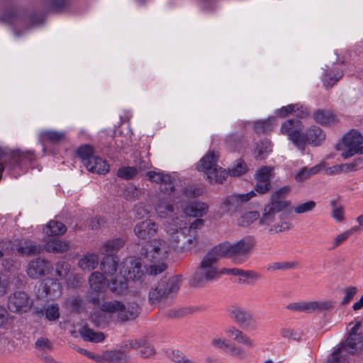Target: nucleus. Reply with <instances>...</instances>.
<instances>
[{
	"label": "nucleus",
	"mask_w": 363,
	"mask_h": 363,
	"mask_svg": "<svg viewBox=\"0 0 363 363\" xmlns=\"http://www.w3.org/2000/svg\"><path fill=\"white\" fill-rule=\"evenodd\" d=\"M186 220H181L177 223L174 219H169L165 224V230L169 236L168 242L162 239H154L150 241L141 249V255L147 260L152 263L149 268L142 266L144 272L146 271V276L150 278V275H156L163 272L167 265L164 263L169 254L178 245L180 240L185 237Z\"/></svg>",
	"instance_id": "obj_1"
},
{
	"label": "nucleus",
	"mask_w": 363,
	"mask_h": 363,
	"mask_svg": "<svg viewBox=\"0 0 363 363\" xmlns=\"http://www.w3.org/2000/svg\"><path fill=\"white\" fill-rule=\"evenodd\" d=\"M293 207L291 201L269 203L262 212L259 224L272 233H279L291 229L292 224L285 219L284 211L290 213Z\"/></svg>",
	"instance_id": "obj_2"
},
{
	"label": "nucleus",
	"mask_w": 363,
	"mask_h": 363,
	"mask_svg": "<svg viewBox=\"0 0 363 363\" xmlns=\"http://www.w3.org/2000/svg\"><path fill=\"white\" fill-rule=\"evenodd\" d=\"M303 125L299 121L288 120L281 127V133L287 135L289 139L296 146L301 147L306 143L313 146L322 144L325 140V134L323 130L312 125L306 132H303Z\"/></svg>",
	"instance_id": "obj_3"
},
{
	"label": "nucleus",
	"mask_w": 363,
	"mask_h": 363,
	"mask_svg": "<svg viewBox=\"0 0 363 363\" xmlns=\"http://www.w3.org/2000/svg\"><path fill=\"white\" fill-rule=\"evenodd\" d=\"M220 259L222 257L214 247L203 257L199 266L191 276L189 284L194 287H202L207 282L215 281L223 274H227L223 271L228 270V268L218 269L216 266Z\"/></svg>",
	"instance_id": "obj_4"
},
{
	"label": "nucleus",
	"mask_w": 363,
	"mask_h": 363,
	"mask_svg": "<svg viewBox=\"0 0 363 363\" xmlns=\"http://www.w3.org/2000/svg\"><path fill=\"white\" fill-rule=\"evenodd\" d=\"M122 269L120 268L119 273L117 271L113 274L115 277L111 279L110 289L112 292L121 294L128 288L126 281L128 279L136 280L143 277L145 279H149L144 273V270L139 260L134 257L126 259L123 263ZM112 276V274H111Z\"/></svg>",
	"instance_id": "obj_5"
},
{
	"label": "nucleus",
	"mask_w": 363,
	"mask_h": 363,
	"mask_svg": "<svg viewBox=\"0 0 363 363\" xmlns=\"http://www.w3.org/2000/svg\"><path fill=\"white\" fill-rule=\"evenodd\" d=\"M254 245L255 240L252 237H245L234 243L224 242L215 247L222 258L228 257L234 263L241 264L245 262Z\"/></svg>",
	"instance_id": "obj_6"
},
{
	"label": "nucleus",
	"mask_w": 363,
	"mask_h": 363,
	"mask_svg": "<svg viewBox=\"0 0 363 363\" xmlns=\"http://www.w3.org/2000/svg\"><path fill=\"white\" fill-rule=\"evenodd\" d=\"M125 245L123 238H114L106 241L99 250L106 255L101 262V269L105 274H113L118 269V258L115 255Z\"/></svg>",
	"instance_id": "obj_7"
},
{
	"label": "nucleus",
	"mask_w": 363,
	"mask_h": 363,
	"mask_svg": "<svg viewBox=\"0 0 363 363\" xmlns=\"http://www.w3.org/2000/svg\"><path fill=\"white\" fill-rule=\"evenodd\" d=\"M218 157V152L210 151L201 159L198 165V169L204 172L211 183H222L228 175L225 169L217 165Z\"/></svg>",
	"instance_id": "obj_8"
},
{
	"label": "nucleus",
	"mask_w": 363,
	"mask_h": 363,
	"mask_svg": "<svg viewBox=\"0 0 363 363\" xmlns=\"http://www.w3.org/2000/svg\"><path fill=\"white\" fill-rule=\"evenodd\" d=\"M363 136L356 130L347 132L340 140L335 148L341 152L344 159H347L356 154H363Z\"/></svg>",
	"instance_id": "obj_9"
},
{
	"label": "nucleus",
	"mask_w": 363,
	"mask_h": 363,
	"mask_svg": "<svg viewBox=\"0 0 363 363\" xmlns=\"http://www.w3.org/2000/svg\"><path fill=\"white\" fill-rule=\"evenodd\" d=\"M182 277L175 275L169 278L162 279L158 284L152 287L149 293V299L152 303H155L162 298L177 293L181 286Z\"/></svg>",
	"instance_id": "obj_10"
},
{
	"label": "nucleus",
	"mask_w": 363,
	"mask_h": 363,
	"mask_svg": "<svg viewBox=\"0 0 363 363\" xmlns=\"http://www.w3.org/2000/svg\"><path fill=\"white\" fill-rule=\"evenodd\" d=\"M361 325L360 322H357L352 328L345 343H342L340 347L333 352V354H337V358L335 359L336 363H340L344 357L346 358L348 363V354H354L362 349L363 337L358 333Z\"/></svg>",
	"instance_id": "obj_11"
},
{
	"label": "nucleus",
	"mask_w": 363,
	"mask_h": 363,
	"mask_svg": "<svg viewBox=\"0 0 363 363\" xmlns=\"http://www.w3.org/2000/svg\"><path fill=\"white\" fill-rule=\"evenodd\" d=\"M103 312L110 314H116L121 321H127L135 318L139 313V307L137 303L125 306L118 301H106L101 306Z\"/></svg>",
	"instance_id": "obj_12"
},
{
	"label": "nucleus",
	"mask_w": 363,
	"mask_h": 363,
	"mask_svg": "<svg viewBox=\"0 0 363 363\" xmlns=\"http://www.w3.org/2000/svg\"><path fill=\"white\" fill-rule=\"evenodd\" d=\"M33 303L32 298L23 291L14 292L8 299V308L13 313H26L32 308Z\"/></svg>",
	"instance_id": "obj_13"
},
{
	"label": "nucleus",
	"mask_w": 363,
	"mask_h": 363,
	"mask_svg": "<svg viewBox=\"0 0 363 363\" xmlns=\"http://www.w3.org/2000/svg\"><path fill=\"white\" fill-rule=\"evenodd\" d=\"M61 294L60 284L53 279H47L41 282L36 291L39 298L50 300L58 297Z\"/></svg>",
	"instance_id": "obj_14"
},
{
	"label": "nucleus",
	"mask_w": 363,
	"mask_h": 363,
	"mask_svg": "<svg viewBox=\"0 0 363 363\" xmlns=\"http://www.w3.org/2000/svg\"><path fill=\"white\" fill-rule=\"evenodd\" d=\"M274 168L269 166H263L258 169L255 178L257 182L255 191L259 194H265L271 188L270 178L274 174Z\"/></svg>",
	"instance_id": "obj_15"
},
{
	"label": "nucleus",
	"mask_w": 363,
	"mask_h": 363,
	"mask_svg": "<svg viewBox=\"0 0 363 363\" xmlns=\"http://www.w3.org/2000/svg\"><path fill=\"white\" fill-rule=\"evenodd\" d=\"M208 206L204 203H192L188 205L184 210V212L179 216H174L171 219H174L177 223L179 229V223L183 218L186 220V225L189 222V216L201 217L207 213Z\"/></svg>",
	"instance_id": "obj_16"
},
{
	"label": "nucleus",
	"mask_w": 363,
	"mask_h": 363,
	"mask_svg": "<svg viewBox=\"0 0 363 363\" xmlns=\"http://www.w3.org/2000/svg\"><path fill=\"white\" fill-rule=\"evenodd\" d=\"M149 180L160 184V193L168 194L173 192L174 181L169 174L161 171H150L147 173Z\"/></svg>",
	"instance_id": "obj_17"
},
{
	"label": "nucleus",
	"mask_w": 363,
	"mask_h": 363,
	"mask_svg": "<svg viewBox=\"0 0 363 363\" xmlns=\"http://www.w3.org/2000/svg\"><path fill=\"white\" fill-rule=\"evenodd\" d=\"M171 194L159 193L155 201V210L160 218H167L173 212Z\"/></svg>",
	"instance_id": "obj_18"
},
{
	"label": "nucleus",
	"mask_w": 363,
	"mask_h": 363,
	"mask_svg": "<svg viewBox=\"0 0 363 363\" xmlns=\"http://www.w3.org/2000/svg\"><path fill=\"white\" fill-rule=\"evenodd\" d=\"M157 230V224L150 219L138 223L134 228L135 235L139 239L142 240H145L154 236Z\"/></svg>",
	"instance_id": "obj_19"
},
{
	"label": "nucleus",
	"mask_w": 363,
	"mask_h": 363,
	"mask_svg": "<svg viewBox=\"0 0 363 363\" xmlns=\"http://www.w3.org/2000/svg\"><path fill=\"white\" fill-rule=\"evenodd\" d=\"M230 316L242 326H250L255 324L252 313L240 307L233 306L230 309Z\"/></svg>",
	"instance_id": "obj_20"
},
{
	"label": "nucleus",
	"mask_w": 363,
	"mask_h": 363,
	"mask_svg": "<svg viewBox=\"0 0 363 363\" xmlns=\"http://www.w3.org/2000/svg\"><path fill=\"white\" fill-rule=\"evenodd\" d=\"M50 268V262L41 259L30 261L27 267V274L33 279H38L47 272Z\"/></svg>",
	"instance_id": "obj_21"
},
{
	"label": "nucleus",
	"mask_w": 363,
	"mask_h": 363,
	"mask_svg": "<svg viewBox=\"0 0 363 363\" xmlns=\"http://www.w3.org/2000/svg\"><path fill=\"white\" fill-rule=\"evenodd\" d=\"M227 275L238 277L240 283H248L250 281H257L260 278L259 273L252 270H243L238 268H228Z\"/></svg>",
	"instance_id": "obj_22"
},
{
	"label": "nucleus",
	"mask_w": 363,
	"mask_h": 363,
	"mask_svg": "<svg viewBox=\"0 0 363 363\" xmlns=\"http://www.w3.org/2000/svg\"><path fill=\"white\" fill-rule=\"evenodd\" d=\"M129 359L125 351L121 347L118 350H110L103 352L100 356L99 363L125 362Z\"/></svg>",
	"instance_id": "obj_23"
},
{
	"label": "nucleus",
	"mask_w": 363,
	"mask_h": 363,
	"mask_svg": "<svg viewBox=\"0 0 363 363\" xmlns=\"http://www.w3.org/2000/svg\"><path fill=\"white\" fill-rule=\"evenodd\" d=\"M343 76V72L337 66L328 68L322 78L324 86L331 87Z\"/></svg>",
	"instance_id": "obj_24"
},
{
	"label": "nucleus",
	"mask_w": 363,
	"mask_h": 363,
	"mask_svg": "<svg viewBox=\"0 0 363 363\" xmlns=\"http://www.w3.org/2000/svg\"><path fill=\"white\" fill-rule=\"evenodd\" d=\"M85 167L88 171L96 174H104L109 171V165L106 161L97 156L87 162Z\"/></svg>",
	"instance_id": "obj_25"
},
{
	"label": "nucleus",
	"mask_w": 363,
	"mask_h": 363,
	"mask_svg": "<svg viewBox=\"0 0 363 363\" xmlns=\"http://www.w3.org/2000/svg\"><path fill=\"white\" fill-rule=\"evenodd\" d=\"M323 168V164H319L312 167H303L300 169L294 175V179L297 182H303L312 176L318 174Z\"/></svg>",
	"instance_id": "obj_26"
},
{
	"label": "nucleus",
	"mask_w": 363,
	"mask_h": 363,
	"mask_svg": "<svg viewBox=\"0 0 363 363\" xmlns=\"http://www.w3.org/2000/svg\"><path fill=\"white\" fill-rule=\"evenodd\" d=\"M16 250L22 255H32L39 254L42 248L30 240H21L16 246Z\"/></svg>",
	"instance_id": "obj_27"
},
{
	"label": "nucleus",
	"mask_w": 363,
	"mask_h": 363,
	"mask_svg": "<svg viewBox=\"0 0 363 363\" xmlns=\"http://www.w3.org/2000/svg\"><path fill=\"white\" fill-rule=\"evenodd\" d=\"M89 284L92 291L103 292L107 286V281L99 272H94L89 277Z\"/></svg>",
	"instance_id": "obj_28"
},
{
	"label": "nucleus",
	"mask_w": 363,
	"mask_h": 363,
	"mask_svg": "<svg viewBox=\"0 0 363 363\" xmlns=\"http://www.w3.org/2000/svg\"><path fill=\"white\" fill-rule=\"evenodd\" d=\"M333 307V302L330 301H306V312H320L328 311Z\"/></svg>",
	"instance_id": "obj_29"
},
{
	"label": "nucleus",
	"mask_w": 363,
	"mask_h": 363,
	"mask_svg": "<svg viewBox=\"0 0 363 363\" xmlns=\"http://www.w3.org/2000/svg\"><path fill=\"white\" fill-rule=\"evenodd\" d=\"M261 218L259 213L256 211H247L240 213L237 218L238 225L242 227L250 226L254 221L259 220Z\"/></svg>",
	"instance_id": "obj_30"
},
{
	"label": "nucleus",
	"mask_w": 363,
	"mask_h": 363,
	"mask_svg": "<svg viewBox=\"0 0 363 363\" xmlns=\"http://www.w3.org/2000/svg\"><path fill=\"white\" fill-rule=\"evenodd\" d=\"M313 118L315 122L321 125H330L336 121L335 116L328 110H317L313 113Z\"/></svg>",
	"instance_id": "obj_31"
},
{
	"label": "nucleus",
	"mask_w": 363,
	"mask_h": 363,
	"mask_svg": "<svg viewBox=\"0 0 363 363\" xmlns=\"http://www.w3.org/2000/svg\"><path fill=\"white\" fill-rule=\"evenodd\" d=\"M69 247V245L67 242L53 239L46 242L44 249L49 252L62 253L66 252Z\"/></svg>",
	"instance_id": "obj_32"
},
{
	"label": "nucleus",
	"mask_w": 363,
	"mask_h": 363,
	"mask_svg": "<svg viewBox=\"0 0 363 363\" xmlns=\"http://www.w3.org/2000/svg\"><path fill=\"white\" fill-rule=\"evenodd\" d=\"M67 230L65 225L57 220H50L44 228L43 232L48 236H55L65 233Z\"/></svg>",
	"instance_id": "obj_33"
},
{
	"label": "nucleus",
	"mask_w": 363,
	"mask_h": 363,
	"mask_svg": "<svg viewBox=\"0 0 363 363\" xmlns=\"http://www.w3.org/2000/svg\"><path fill=\"white\" fill-rule=\"evenodd\" d=\"M79 333L85 341L95 343L103 342L106 337L102 332H94L93 330L87 328H82Z\"/></svg>",
	"instance_id": "obj_34"
},
{
	"label": "nucleus",
	"mask_w": 363,
	"mask_h": 363,
	"mask_svg": "<svg viewBox=\"0 0 363 363\" xmlns=\"http://www.w3.org/2000/svg\"><path fill=\"white\" fill-rule=\"evenodd\" d=\"M99 264V258L96 254H88L82 257L78 262L79 267L83 270L94 269Z\"/></svg>",
	"instance_id": "obj_35"
},
{
	"label": "nucleus",
	"mask_w": 363,
	"mask_h": 363,
	"mask_svg": "<svg viewBox=\"0 0 363 363\" xmlns=\"http://www.w3.org/2000/svg\"><path fill=\"white\" fill-rule=\"evenodd\" d=\"M358 161H354L351 163L341 164L334 165L326 169V173L329 175H333L344 172L355 171L357 169Z\"/></svg>",
	"instance_id": "obj_36"
},
{
	"label": "nucleus",
	"mask_w": 363,
	"mask_h": 363,
	"mask_svg": "<svg viewBox=\"0 0 363 363\" xmlns=\"http://www.w3.org/2000/svg\"><path fill=\"white\" fill-rule=\"evenodd\" d=\"M65 137V133L55 130H45L40 133L39 138L43 141H49L51 143H57Z\"/></svg>",
	"instance_id": "obj_37"
},
{
	"label": "nucleus",
	"mask_w": 363,
	"mask_h": 363,
	"mask_svg": "<svg viewBox=\"0 0 363 363\" xmlns=\"http://www.w3.org/2000/svg\"><path fill=\"white\" fill-rule=\"evenodd\" d=\"M11 157L18 166H21L23 164L30 162L33 160V152L31 151L24 152L17 150L12 151Z\"/></svg>",
	"instance_id": "obj_38"
},
{
	"label": "nucleus",
	"mask_w": 363,
	"mask_h": 363,
	"mask_svg": "<svg viewBox=\"0 0 363 363\" xmlns=\"http://www.w3.org/2000/svg\"><path fill=\"white\" fill-rule=\"evenodd\" d=\"M271 151L272 144L270 141L268 140H264L261 141L259 144L257 145L254 153L256 159L263 160Z\"/></svg>",
	"instance_id": "obj_39"
},
{
	"label": "nucleus",
	"mask_w": 363,
	"mask_h": 363,
	"mask_svg": "<svg viewBox=\"0 0 363 363\" xmlns=\"http://www.w3.org/2000/svg\"><path fill=\"white\" fill-rule=\"evenodd\" d=\"M77 155L81 159L84 166L86 163L89 162L95 155H94L93 148L89 145H82L77 150Z\"/></svg>",
	"instance_id": "obj_40"
},
{
	"label": "nucleus",
	"mask_w": 363,
	"mask_h": 363,
	"mask_svg": "<svg viewBox=\"0 0 363 363\" xmlns=\"http://www.w3.org/2000/svg\"><path fill=\"white\" fill-rule=\"evenodd\" d=\"M275 123L274 117L265 121H258L255 123V130L258 133H264L270 131Z\"/></svg>",
	"instance_id": "obj_41"
},
{
	"label": "nucleus",
	"mask_w": 363,
	"mask_h": 363,
	"mask_svg": "<svg viewBox=\"0 0 363 363\" xmlns=\"http://www.w3.org/2000/svg\"><path fill=\"white\" fill-rule=\"evenodd\" d=\"M291 186H284L274 192L271 197L269 203L279 201H289V200H282L281 199L289 194L291 191Z\"/></svg>",
	"instance_id": "obj_42"
},
{
	"label": "nucleus",
	"mask_w": 363,
	"mask_h": 363,
	"mask_svg": "<svg viewBox=\"0 0 363 363\" xmlns=\"http://www.w3.org/2000/svg\"><path fill=\"white\" fill-rule=\"evenodd\" d=\"M247 170L246 164L242 160H238L229 168V174L233 177L240 176Z\"/></svg>",
	"instance_id": "obj_43"
},
{
	"label": "nucleus",
	"mask_w": 363,
	"mask_h": 363,
	"mask_svg": "<svg viewBox=\"0 0 363 363\" xmlns=\"http://www.w3.org/2000/svg\"><path fill=\"white\" fill-rule=\"evenodd\" d=\"M316 207V203L314 201H308L305 203H299L294 208V211L296 214H302L311 212Z\"/></svg>",
	"instance_id": "obj_44"
},
{
	"label": "nucleus",
	"mask_w": 363,
	"mask_h": 363,
	"mask_svg": "<svg viewBox=\"0 0 363 363\" xmlns=\"http://www.w3.org/2000/svg\"><path fill=\"white\" fill-rule=\"evenodd\" d=\"M138 174V170L134 167H123L119 168L117 175L125 179H133Z\"/></svg>",
	"instance_id": "obj_45"
},
{
	"label": "nucleus",
	"mask_w": 363,
	"mask_h": 363,
	"mask_svg": "<svg viewBox=\"0 0 363 363\" xmlns=\"http://www.w3.org/2000/svg\"><path fill=\"white\" fill-rule=\"evenodd\" d=\"M226 352L231 356L240 359H243L247 357V353L245 349L235 344L230 343Z\"/></svg>",
	"instance_id": "obj_46"
},
{
	"label": "nucleus",
	"mask_w": 363,
	"mask_h": 363,
	"mask_svg": "<svg viewBox=\"0 0 363 363\" xmlns=\"http://www.w3.org/2000/svg\"><path fill=\"white\" fill-rule=\"evenodd\" d=\"M230 344V343L226 338L218 335L214 336L211 340V345L213 347L223 350L225 352L227 351Z\"/></svg>",
	"instance_id": "obj_47"
},
{
	"label": "nucleus",
	"mask_w": 363,
	"mask_h": 363,
	"mask_svg": "<svg viewBox=\"0 0 363 363\" xmlns=\"http://www.w3.org/2000/svg\"><path fill=\"white\" fill-rule=\"evenodd\" d=\"M358 288L354 286H350L344 289V296L341 301L342 305L348 304L358 292Z\"/></svg>",
	"instance_id": "obj_48"
},
{
	"label": "nucleus",
	"mask_w": 363,
	"mask_h": 363,
	"mask_svg": "<svg viewBox=\"0 0 363 363\" xmlns=\"http://www.w3.org/2000/svg\"><path fill=\"white\" fill-rule=\"evenodd\" d=\"M145 342L146 340L144 338L130 340L124 342L122 345V349H123L125 352L130 349L138 350L145 345Z\"/></svg>",
	"instance_id": "obj_49"
},
{
	"label": "nucleus",
	"mask_w": 363,
	"mask_h": 363,
	"mask_svg": "<svg viewBox=\"0 0 363 363\" xmlns=\"http://www.w3.org/2000/svg\"><path fill=\"white\" fill-rule=\"evenodd\" d=\"M45 317L50 321L58 319L60 317V309L58 305H49L45 310Z\"/></svg>",
	"instance_id": "obj_50"
},
{
	"label": "nucleus",
	"mask_w": 363,
	"mask_h": 363,
	"mask_svg": "<svg viewBox=\"0 0 363 363\" xmlns=\"http://www.w3.org/2000/svg\"><path fill=\"white\" fill-rule=\"evenodd\" d=\"M236 342L242 345L247 349H254L256 346L255 342L248 335L243 332L240 334Z\"/></svg>",
	"instance_id": "obj_51"
},
{
	"label": "nucleus",
	"mask_w": 363,
	"mask_h": 363,
	"mask_svg": "<svg viewBox=\"0 0 363 363\" xmlns=\"http://www.w3.org/2000/svg\"><path fill=\"white\" fill-rule=\"evenodd\" d=\"M224 332L228 337L233 340L234 341H237L240 334L242 333L241 330L233 326L228 325L224 329Z\"/></svg>",
	"instance_id": "obj_52"
},
{
	"label": "nucleus",
	"mask_w": 363,
	"mask_h": 363,
	"mask_svg": "<svg viewBox=\"0 0 363 363\" xmlns=\"http://www.w3.org/2000/svg\"><path fill=\"white\" fill-rule=\"evenodd\" d=\"M69 264L65 262H60L56 264V272L60 277H65L68 274Z\"/></svg>",
	"instance_id": "obj_53"
},
{
	"label": "nucleus",
	"mask_w": 363,
	"mask_h": 363,
	"mask_svg": "<svg viewBox=\"0 0 363 363\" xmlns=\"http://www.w3.org/2000/svg\"><path fill=\"white\" fill-rule=\"evenodd\" d=\"M345 212L342 207H335L331 213L332 218L338 223L342 222L345 218Z\"/></svg>",
	"instance_id": "obj_54"
},
{
	"label": "nucleus",
	"mask_w": 363,
	"mask_h": 363,
	"mask_svg": "<svg viewBox=\"0 0 363 363\" xmlns=\"http://www.w3.org/2000/svg\"><path fill=\"white\" fill-rule=\"evenodd\" d=\"M295 107L296 106H294V104L282 106L281 108L277 110L276 115L279 117L284 118L289 114H294Z\"/></svg>",
	"instance_id": "obj_55"
},
{
	"label": "nucleus",
	"mask_w": 363,
	"mask_h": 363,
	"mask_svg": "<svg viewBox=\"0 0 363 363\" xmlns=\"http://www.w3.org/2000/svg\"><path fill=\"white\" fill-rule=\"evenodd\" d=\"M294 106H296L294 111V115L296 117L304 118L308 115L309 111L307 108L298 104H294Z\"/></svg>",
	"instance_id": "obj_56"
},
{
	"label": "nucleus",
	"mask_w": 363,
	"mask_h": 363,
	"mask_svg": "<svg viewBox=\"0 0 363 363\" xmlns=\"http://www.w3.org/2000/svg\"><path fill=\"white\" fill-rule=\"evenodd\" d=\"M36 347L41 350H51L52 345L47 338L40 337L35 342Z\"/></svg>",
	"instance_id": "obj_57"
},
{
	"label": "nucleus",
	"mask_w": 363,
	"mask_h": 363,
	"mask_svg": "<svg viewBox=\"0 0 363 363\" xmlns=\"http://www.w3.org/2000/svg\"><path fill=\"white\" fill-rule=\"evenodd\" d=\"M255 195L256 193L254 191H251L246 194L235 195L233 197V199L235 200L236 201L246 202L252 199Z\"/></svg>",
	"instance_id": "obj_58"
},
{
	"label": "nucleus",
	"mask_w": 363,
	"mask_h": 363,
	"mask_svg": "<svg viewBox=\"0 0 363 363\" xmlns=\"http://www.w3.org/2000/svg\"><path fill=\"white\" fill-rule=\"evenodd\" d=\"M155 354L154 348L145 342V345L142 347L140 354L142 357L147 358L152 357Z\"/></svg>",
	"instance_id": "obj_59"
},
{
	"label": "nucleus",
	"mask_w": 363,
	"mask_h": 363,
	"mask_svg": "<svg viewBox=\"0 0 363 363\" xmlns=\"http://www.w3.org/2000/svg\"><path fill=\"white\" fill-rule=\"evenodd\" d=\"M9 313L6 308L0 305V328L4 327L9 320Z\"/></svg>",
	"instance_id": "obj_60"
},
{
	"label": "nucleus",
	"mask_w": 363,
	"mask_h": 363,
	"mask_svg": "<svg viewBox=\"0 0 363 363\" xmlns=\"http://www.w3.org/2000/svg\"><path fill=\"white\" fill-rule=\"evenodd\" d=\"M352 235V231H345L337 235L334 240V247H337Z\"/></svg>",
	"instance_id": "obj_61"
},
{
	"label": "nucleus",
	"mask_w": 363,
	"mask_h": 363,
	"mask_svg": "<svg viewBox=\"0 0 363 363\" xmlns=\"http://www.w3.org/2000/svg\"><path fill=\"white\" fill-rule=\"evenodd\" d=\"M9 289V281L3 276L0 275V298L7 294Z\"/></svg>",
	"instance_id": "obj_62"
},
{
	"label": "nucleus",
	"mask_w": 363,
	"mask_h": 363,
	"mask_svg": "<svg viewBox=\"0 0 363 363\" xmlns=\"http://www.w3.org/2000/svg\"><path fill=\"white\" fill-rule=\"evenodd\" d=\"M306 301L292 303L287 306V308L296 311L306 312Z\"/></svg>",
	"instance_id": "obj_63"
},
{
	"label": "nucleus",
	"mask_w": 363,
	"mask_h": 363,
	"mask_svg": "<svg viewBox=\"0 0 363 363\" xmlns=\"http://www.w3.org/2000/svg\"><path fill=\"white\" fill-rule=\"evenodd\" d=\"M124 194L128 199H132L138 196V190L135 186H130L126 188Z\"/></svg>",
	"instance_id": "obj_64"
}]
</instances>
